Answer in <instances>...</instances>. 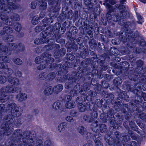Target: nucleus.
<instances>
[{
	"label": "nucleus",
	"mask_w": 146,
	"mask_h": 146,
	"mask_svg": "<svg viewBox=\"0 0 146 146\" xmlns=\"http://www.w3.org/2000/svg\"><path fill=\"white\" fill-rule=\"evenodd\" d=\"M89 63V60H84L82 61L81 65L83 67H86L88 66V65Z\"/></svg>",
	"instance_id": "nucleus-63"
},
{
	"label": "nucleus",
	"mask_w": 146,
	"mask_h": 146,
	"mask_svg": "<svg viewBox=\"0 0 146 146\" xmlns=\"http://www.w3.org/2000/svg\"><path fill=\"white\" fill-rule=\"evenodd\" d=\"M98 116V113L97 111H94L93 110L90 115L87 114H84L83 117V119L85 121L88 123H90L93 121H95Z\"/></svg>",
	"instance_id": "nucleus-12"
},
{
	"label": "nucleus",
	"mask_w": 146,
	"mask_h": 146,
	"mask_svg": "<svg viewBox=\"0 0 146 146\" xmlns=\"http://www.w3.org/2000/svg\"><path fill=\"white\" fill-rule=\"evenodd\" d=\"M96 136L95 134L90 132H88L86 135V137L87 139H93L96 138Z\"/></svg>",
	"instance_id": "nucleus-44"
},
{
	"label": "nucleus",
	"mask_w": 146,
	"mask_h": 146,
	"mask_svg": "<svg viewBox=\"0 0 146 146\" xmlns=\"http://www.w3.org/2000/svg\"><path fill=\"white\" fill-rule=\"evenodd\" d=\"M22 133V131L19 129L15 131L12 136L13 141L14 142H18L21 140L23 136L22 141L18 144V146H34L36 134L31 133L29 131L24 132L23 135Z\"/></svg>",
	"instance_id": "nucleus-1"
},
{
	"label": "nucleus",
	"mask_w": 146,
	"mask_h": 146,
	"mask_svg": "<svg viewBox=\"0 0 146 146\" xmlns=\"http://www.w3.org/2000/svg\"><path fill=\"white\" fill-rule=\"evenodd\" d=\"M137 88L138 89V88H135H135H131V87H130L129 88V91L131 92H132L133 93L136 94V96H138V93H139V91L138 90Z\"/></svg>",
	"instance_id": "nucleus-50"
},
{
	"label": "nucleus",
	"mask_w": 146,
	"mask_h": 146,
	"mask_svg": "<svg viewBox=\"0 0 146 146\" xmlns=\"http://www.w3.org/2000/svg\"><path fill=\"white\" fill-rule=\"evenodd\" d=\"M81 96L78 97L76 98V101L78 104H83V102L86 100V95L85 94H81Z\"/></svg>",
	"instance_id": "nucleus-24"
},
{
	"label": "nucleus",
	"mask_w": 146,
	"mask_h": 146,
	"mask_svg": "<svg viewBox=\"0 0 146 146\" xmlns=\"http://www.w3.org/2000/svg\"><path fill=\"white\" fill-rule=\"evenodd\" d=\"M53 88V91L54 90V92L57 94L62 90L63 88V86L62 84H59L54 86V88Z\"/></svg>",
	"instance_id": "nucleus-33"
},
{
	"label": "nucleus",
	"mask_w": 146,
	"mask_h": 146,
	"mask_svg": "<svg viewBox=\"0 0 146 146\" xmlns=\"http://www.w3.org/2000/svg\"><path fill=\"white\" fill-rule=\"evenodd\" d=\"M47 25L46 24L43 25L42 27L37 26L35 29V30L37 32H39L42 30H45Z\"/></svg>",
	"instance_id": "nucleus-46"
},
{
	"label": "nucleus",
	"mask_w": 146,
	"mask_h": 146,
	"mask_svg": "<svg viewBox=\"0 0 146 146\" xmlns=\"http://www.w3.org/2000/svg\"><path fill=\"white\" fill-rule=\"evenodd\" d=\"M7 109H5V105L4 104H0V113L2 114L3 113L6 112Z\"/></svg>",
	"instance_id": "nucleus-51"
},
{
	"label": "nucleus",
	"mask_w": 146,
	"mask_h": 146,
	"mask_svg": "<svg viewBox=\"0 0 146 146\" xmlns=\"http://www.w3.org/2000/svg\"><path fill=\"white\" fill-rule=\"evenodd\" d=\"M11 0H0V6L1 12L9 13L12 9H15L17 6L14 3L10 1Z\"/></svg>",
	"instance_id": "nucleus-6"
},
{
	"label": "nucleus",
	"mask_w": 146,
	"mask_h": 146,
	"mask_svg": "<svg viewBox=\"0 0 146 146\" xmlns=\"http://www.w3.org/2000/svg\"><path fill=\"white\" fill-rule=\"evenodd\" d=\"M86 105L87 106V110H91L92 109L94 110V111H96L95 110V108H94V104L92 102H88L86 104Z\"/></svg>",
	"instance_id": "nucleus-42"
},
{
	"label": "nucleus",
	"mask_w": 146,
	"mask_h": 146,
	"mask_svg": "<svg viewBox=\"0 0 146 146\" xmlns=\"http://www.w3.org/2000/svg\"><path fill=\"white\" fill-rule=\"evenodd\" d=\"M39 21V19L38 17H35L33 18L31 22L34 25H36L37 24Z\"/></svg>",
	"instance_id": "nucleus-60"
},
{
	"label": "nucleus",
	"mask_w": 146,
	"mask_h": 146,
	"mask_svg": "<svg viewBox=\"0 0 146 146\" xmlns=\"http://www.w3.org/2000/svg\"><path fill=\"white\" fill-rule=\"evenodd\" d=\"M117 110L118 111H121L122 112L126 113L129 112L128 105L126 104H122L119 105L118 108Z\"/></svg>",
	"instance_id": "nucleus-21"
},
{
	"label": "nucleus",
	"mask_w": 146,
	"mask_h": 146,
	"mask_svg": "<svg viewBox=\"0 0 146 146\" xmlns=\"http://www.w3.org/2000/svg\"><path fill=\"white\" fill-rule=\"evenodd\" d=\"M16 91L15 87L13 85H8L5 87H3L0 89V92H3L5 93H13Z\"/></svg>",
	"instance_id": "nucleus-13"
},
{
	"label": "nucleus",
	"mask_w": 146,
	"mask_h": 146,
	"mask_svg": "<svg viewBox=\"0 0 146 146\" xmlns=\"http://www.w3.org/2000/svg\"><path fill=\"white\" fill-rule=\"evenodd\" d=\"M14 124V126H15L16 127L19 126L21 124V121L20 119H14V121L13 123Z\"/></svg>",
	"instance_id": "nucleus-54"
},
{
	"label": "nucleus",
	"mask_w": 146,
	"mask_h": 146,
	"mask_svg": "<svg viewBox=\"0 0 146 146\" xmlns=\"http://www.w3.org/2000/svg\"><path fill=\"white\" fill-rule=\"evenodd\" d=\"M8 110H9L12 115L14 116H20L22 114L23 109L20 106H17L14 103H11L9 104L7 106Z\"/></svg>",
	"instance_id": "nucleus-7"
},
{
	"label": "nucleus",
	"mask_w": 146,
	"mask_h": 146,
	"mask_svg": "<svg viewBox=\"0 0 146 146\" xmlns=\"http://www.w3.org/2000/svg\"><path fill=\"white\" fill-rule=\"evenodd\" d=\"M142 101V96H136L134 98L132 99L131 102L137 104L141 103Z\"/></svg>",
	"instance_id": "nucleus-26"
},
{
	"label": "nucleus",
	"mask_w": 146,
	"mask_h": 146,
	"mask_svg": "<svg viewBox=\"0 0 146 146\" xmlns=\"http://www.w3.org/2000/svg\"><path fill=\"white\" fill-rule=\"evenodd\" d=\"M135 104H133V103H129L128 106L129 111H130L131 112L137 110V108Z\"/></svg>",
	"instance_id": "nucleus-37"
},
{
	"label": "nucleus",
	"mask_w": 146,
	"mask_h": 146,
	"mask_svg": "<svg viewBox=\"0 0 146 146\" xmlns=\"http://www.w3.org/2000/svg\"><path fill=\"white\" fill-rule=\"evenodd\" d=\"M15 30L17 31H20L21 29V24L19 23H17L14 26Z\"/></svg>",
	"instance_id": "nucleus-56"
},
{
	"label": "nucleus",
	"mask_w": 146,
	"mask_h": 146,
	"mask_svg": "<svg viewBox=\"0 0 146 146\" xmlns=\"http://www.w3.org/2000/svg\"><path fill=\"white\" fill-rule=\"evenodd\" d=\"M27 95L25 93H20L16 96V98L20 102L25 100L27 98Z\"/></svg>",
	"instance_id": "nucleus-25"
},
{
	"label": "nucleus",
	"mask_w": 146,
	"mask_h": 146,
	"mask_svg": "<svg viewBox=\"0 0 146 146\" xmlns=\"http://www.w3.org/2000/svg\"><path fill=\"white\" fill-rule=\"evenodd\" d=\"M77 86V85H75L74 88L70 92V95L72 96H76L78 93V89Z\"/></svg>",
	"instance_id": "nucleus-43"
},
{
	"label": "nucleus",
	"mask_w": 146,
	"mask_h": 146,
	"mask_svg": "<svg viewBox=\"0 0 146 146\" xmlns=\"http://www.w3.org/2000/svg\"><path fill=\"white\" fill-rule=\"evenodd\" d=\"M3 51H4V50H3L2 48H1L0 49V57H2V60L4 62H9L10 60L8 59L7 56H3L5 55L2 54Z\"/></svg>",
	"instance_id": "nucleus-40"
},
{
	"label": "nucleus",
	"mask_w": 146,
	"mask_h": 146,
	"mask_svg": "<svg viewBox=\"0 0 146 146\" xmlns=\"http://www.w3.org/2000/svg\"><path fill=\"white\" fill-rule=\"evenodd\" d=\"M0 17L3 22L6 24L9 21V17L5 14H0Z\"/></svg>",
	"instance_id": "nucleus-30"
},
{
	"label": "nucleus",
	"mask_w": 146,
	"mask_h": 146,
	"mask_svg": "<svg viewBox=\"0 0 146 146\" xmlns=\"http://www.w3.org/2000/svg\"><path fill=\"white\" fill-rule=\"evenodd\" d=\"M15 117L12 115L11 113L4 117L3 119V123L1 125V130L0 131L1 134L9 135L13 131V123Z\"/></svg>",
	"instance_id": "nucleus-4"
},
{
	"label": "nucleus",
	"mask_w": 146,
	"mask_h": 146,
	"mask_svg": "<svg viewBox=\"0 0 146 146\" xmlns=\"http://www.w3.org/2000/svg\"><path fill=\"white\" fill-rule=\"evenodd\" d=\"M65 49L63 48L60 49L58 52L56 51L54 53V55L56 57L59 56H62L65 54Z\"/></svg>",
	"instance_id": "nucleus-29"
},
{
	"label": "nucleus",
	"mask_w": 146,
	"mask_h": 146,
	"mask_svg": "<svg viewBox=\"0 0 146 146\" xmlns=\"http://www.w3.org/2000/svg\"><path fill=\"white\" fill-rule=\"evenodd\" d=\"M63 104L62 102L60 101H57L54 102L52 106V108L54 110H58L60 109L61 111H63L64 108H62Z\"/></svg>",
	"instance_id": "nucleus-19"
},
{
	"label": "nucleus",
	"mask_w": 146,
	"mask_h": 146,
	"mask_svg": "<svg viewBox=\"0 0 146 146\" xmlns=\"http://www.w3.org/2000/svg\"><path fill=\"white\" fill-rule=\"evenodd\" d=\"M105 2L107 3L106 7V8L109 9V12H116L117 11V9L113 7L110 3L111 5H114L116 3V2L114 0H106Z\"/></svg>",
	"instance_id": "nucleus-15"
},
{
	"label": "nucleus",
	"mask_w": 146,
	"mask_h": 146,
	"mask_svg": "<svg viewBox=\"0 0 146 146\" xmlns=\"http://www.w3.org/2000/svg\"><path fill=\"white\" fill-rule=\"evenodd\" d=\"M47 74H40L39 77L40 80H44L46 79Z\"/></svg>",
	"instance_id": "nucleus-64"
},
{
	"label": "nucleus",
	"mask_w": 146,
	"mask_h": 146,
	"mask_svg": "<svg viewBox=\"0 0 146 146\" xmlns=\"http://www.w3.org/2000/svg\"><path fill=\"white\" fill-rule=\"evenodd\" d=\"M75 106V103L72 101H70L66 102L65 104L66 107L67 108H74Z\"/></svg>",
	"instance_id": "nucleus-41"
},
{
	"label": "nucleus",
	"mask_w": 146,
	"mask_h": 146,
	"mask_svg": "<svg viewBox=\"0 0 146 146\" xmlns=\"http://www.w3.org/2000/svg\"><path fill=\"white\" fill-rule=\"evenodd\" d=\"M106 103V102L104 99H102L101 100L98 99L96 100L95 104L98 107H101L103 105L105 104Z\"/></svg>",
	"instance_id": "nucleus-36"
},
{
	"label": "nucleus",
	"mask_w": 146,
	"mask_h": 146,
	"mask_svg": "<svg viewBox=\"0 0 146 146\" xmlns=\"http://www.w3.org/2000/svg\"><path fill=\"white\" fill-rule=\"evenodd\" d=\"M138 117L142 119L143 120L146 119V114L144 113L141 112L139 114H138Z\"/></svg>",
	"instance_id": "nucleus-55"
},
{
	"label": "nucleus",
	"mask_w": 146,
	"mask_h": 146,
	"mask_svg": "<svg viewBox=\"0 0 146 146\" xmlns=\"http://www.w3.org/2000/svg\"><path fill=\"white\" fill-rule=\"evenodd\" d=\"M122 82V79L119 77H116L113 80V83L114 85L117 88Z\"/></svg>",
	"instance_id": "nucleus-28"
},
{
	"label": "nucleus",
	"mask_w": 146,
	"mask_h": 146,
	"mask_svg": "<svg viewBox=\"0 0 146 146\" xmlns=\"http://www.w3.org/2000/svg\"><path fill=\"white\" fill-rule=\"evenodd\" d=\"M13 61L16 64L18 65L21 64L22 63V61L18 58H14L13 59Z\"/></svg>",
	"instance_id": "nucleus-59"
},
{
	"label": "nucleus",
	"mask_w": 146,
	"mask_h": 146,
	"mask_svg": "<svg viewBox=\"0 0 146 146\" xmlns=\"http://www.w3.org/2000/svg\"><path fill=\"white\" fill-rule=\"evenodd\" d=\"M11 19L14 21H19L20 20L19 16L16 13H13L11 16Z\"/></svg>",
	"instance_id": "nucleus-49"
},
{
	"label": "nucleus",
	"mask_w": 146,
	"mask_h": 146,
	"mask_svg": "<svg viewBox=\"0 0 146 146\" xmlns=\"http://www.w3.org/2000/svg\"><path fill=\"white\" fill-rule=\"evenodd\" d=\"M117 91L119 93L118 96L121 99H123L126 101H128L129 96H127L126 92L125 91H121V89L117 88Z\"/></svg>",
	"instance_id": "nucleus-18"
},
{
	"label": "nucleus",
	"mask_w": 146,
	"mask_h": 146,
	"mask_svg": "<svg viewBox=\"0 0 146 146\" xmlns=\"http://www.w3.org/2000/svg\"><path fill=\"white\" fill-rule=\"evenodd\" d=\"M115 6L116 8H118L120 9H122V10L121 11H120V15L118 16H114L113 17H116V19H114L113 18V20L115 22L117 21H119L121 19H124L126 16L127 13H128V12L127 11V10L125 9V6L122 5H121L116 4Z\"/></svg>",
	"instance_id": "nucleus-11"
},
{
	"label": "nucleus",
	"mask_w": 146,
	"mask_h": 146,
	"mask_svg": "<svg viewBox=\"0 0 146 146\" xmlns=\"http://www.w3.org/2000/svg\"><path fill=\"white\" fill-rule=\"evenodd\" d=\"M17 44L15 43H9L7 46V47L5 46L3 47L2 49L4 51L2 52L3 55H6L8 53L9 50H14L17 48Z\"/></svg>",
	"instance_id": "nucleus-14"
},
{
	"label": "nucleus",
	"mask_w": 146,
	"mask_h": 146,
	"mask_svg": "<svg viewBox=\"0 0 146 146\" xmlns=\"http://www.w3.org/2000/svg\"><path fill=\"white\" fill-rule=\"evenodd\" d=\"M101 86L102 88H107L109 86L108 82L105 80L102 81V85Z\"/></svg>",
	"instance_id": "nucleus-58"
},
{
	"label": "nucleus",
	"mask_w": 146,
	"mask_h": 146,
	"mask_svg": "<svg viewBox=\"0 0 146 146\" xmlns=\"http://www.w3.org/2000/svg\"><path fill=\"white\" fill-rule=\"evenodd\" d=\"M111 12H109V11H108V12L107 13V19L108 20H110L111 19L113 21H114L113 20V18L114 19H116V17H113L114 16H118V15H113L112 16H111L110 13H111Z\"/></svg>",
	"instance_id": "nucleus-52"
},
{
	"label": "nucleus",
	"mask_w": 146,
	"mask_h": 146,
	"mask_svg": "<svg viewBox=\"0 0 146 146\" xmlns=\"http://www.w3.org/2000/svg\"><path fill=\"white\" fill-rule=\"evenodd\" d=\"M66 123L65 122H63L60 124L58 126V130L60 132L63 131L65 129L66 127Z\"/></svg>",
	"instance_id": "nucleus-47"
},
{
	"label": "nucleus",
	"mask_w": 146,
	"mask_h": 146,
	"mask_svg": "<svg viewBox=\"0 0 146 146\" xmlns=\"http://www.w3.org/2000/svg\"><path fill=\"white\" fill-rule=\"evenodd\" d=\"M91 127L92 130L94 132L100 130L101 132L103 133H104L107 129V126L105 124H100V122H98L97 120L92 123Z\"/></svg>",
	"instance_id": "nucleus-10"
},
{
	"label": "nucleus",
	"mask_w": 146,
	"mask_h": 146,
	"mask_svg": "<svg viewBox=\"0 0 146 146\" xmlns=\"http://www.w3.org/2000/svg\"><path fill=\"white\" fill-rule=\"evenodd\" d=\"M129 74L128 78L130 80L137 82L135 84V88L142 90L144 84H146V76L144 75V74Z\"/></svg>",
	"instance_id": "nucleus-5"
},
{
	"label": "nucleus",
	"mask_w": 146,
	"mask_h": 146,
	"mask_svg": "<svg viewBox=\"0 0 146 146\" xmlns=\"http://www.w3.org/2000/svg\"><path fill=\"white\" fill-rule=\"evenodd\" d=\"M11 74L8 76V81L11 84L18 86L19 84V80L16 78L15 75Z\"/></svg>",
	"instance_id": "nucleus-16"
},
{
	"label": "nucleus",
	"mask_w": 146,
	"mask_h": 146,
	"mask_svg": "<svg viewBox=\"0 0 146 146\" xmlns=\"http://www.w3.org/2000/svg\"><path fill=\"white\" fill-rule=\"evenodd\" d=\"M77 130L79 133L82 135L85 134L87 131L86 128L82 126H79Z\"/></svg>",
	"instance_id": "nucleus-35"
},
{
	"label": "nucleus",
	"mask_w": 146,
	"mask_h": 146,
	"mask_svg": "<svg viewBox=\"0 0 146 146\" xmlns=\"http://www.w3.org/2000/svg\"><path fill=\"white\" fill-rule=\"evenodd\" d=\"M9 98V96L6 95L4 92H0V102H5Z\"/></svg>",
	"instance_id": "nucleus-23"
},
{
	"label": "nucleus",
	"mask_w": 146,
	"mask_h": 146,
	"mask_svg": "<svg viewBox=\"0 0 146 146\" xmlns=\"http://www.w3.org/2000/svg\"><path fill=\"white\" fill-rule=\"evenodd\" d=\"M53 90L52 86H49L46 88L44 91V94L47 96L51 95L53 92Z\"/></svg>",
	"instance_id": "nucleus-27"
},
{
	"label": "nucleus",
	"mask_w": 146,
	"mask_h": 146,
	"mask_svg": "<svg viewBox=\"0 0 146 146\" xmlns=\"http://www.w3.org/2000/svg\"><path fill=\"white\" fill-rule=\"evenodd\" d=\"M106 142L110 146H115V145L118 146L120 144L118 143V141L116 140L113 137H111L108 139H105Z\"/></svg>",
	"instance_id": "nucleus-20"
},
{
	"label": "nucleus",
	"mask_w": 146,
	"mask_h": 146,
	"mask_svg": "<svg viewBox=\"0 0 146 146\" xmlns=\"http://www.w3.org/2000/svg\"><path fill=\"white\" fill-rule=\"evenodd\" d=\"M102 94L106 98H108L110 99L113 100L114 98V95L111 93H108L104 91L102 92Z\"/></svg>",
	"instance_id": "nucleus-31"
},
{
	"label": "nucleus",
	"mask_w": 146,
	"mask_h": 146,
	"mask_svg": "<svg viewBox=\"0 0 146 146\" xmlns=\"http://www.w3.org/2000/svg\"><path fill=\"white\" fill-rule=\"evenodd\" d=\"M51 56L48 53L45 52L41 54V56L36 57L35 60V62L39 64L42 62L43 61V59L45 58L44 61L46 63H50L54 61V59L51 58Z\"/></svg>",
	"instance_id": "nucleus-9"
},
{
	"label": "nucleus",
	"mask_w": 146,
	"mask_h": 146,
	"mask_svg": "<svg viewBox=\"0 0 146 146\" xmlns=\"http://www.w3.org/2000/svg\"><path fill=\"white\" fill-rule=\"evenodd\" d=\"M121 139H122V143H124V142L125 143L127 142L130 139V138L129 136L127 135L125 136H123Z\"/></svg>",
	"instance_id": "nucleus-57"
},
{
	"label": "nucleus",
	"mask_w": 146,
	"mask_h": 146,
	"mask_svg": "<svg viewBox=\"0 0 146 146\" xmlns=\"http://www.w3.org/2000/svg\"><path fill=\"white\" fill-rule=\"evenodd\" d=\"M2 31L3 32H4V34L5 33L7 34H10L13 32V30L10 27L6 26L3 27Z\"/></svg>",
	"instance_id": "nucleus-38"
},
{
	"label": "nucleus",
	"mask_w": 146,
	"mask_h": 146,
	"mask_svg": "<svg viewBox=\"0 0 146 146\" xmlns=\"http://www.w3.org/2000/svg\"><path fill=\"white\" fill-rule=\"evenodd\" d=\"M88 95L86 96V99L88 101H91L93 100L94 97L96 96V94L94 92L90 90L88 92Z\"/></svg>",
	"instance_id": "nucleus-22"
},
{
	"label": "nucleus",
	"mask_w": 146,
	"mask_h": 146,
	"mask_svg": "<svg viewBox=\"0 0 146 146\" xmlns=\"http://www.w3.org/2000/svg\"><path fill=\"white\" fill-rule=\"evenodd\" d=\"M81 74H68L67 75H61V74H58L56 78L57 81L61 82H65L66 80L68 82H66L65 85L66 88L68 89L72 87L73 85L76 83L77 81L81 78L82 75Z\"/></svg>",
	"instance_id": "nucleus-3"
},
{
	"label": "nucleus",
	"mask_w": 146,
	"mask_h": 146,
	"mask_svg": "<svg viewBox=\"0 0 146 146\" xmlns=\"http://www.w3.org/2000/svg\"><path fill=\"white\" fill-rule=\"evenodd\" d=\"M129 123L130 127L132 130H137V127L134 121H129Z\"/></svg>",
	"instance_id": "nucleus-48"
},
{
	"label": "nucleus",
	"mask_w": 146,
	"mask_h": 146,
	"mask_svg": "<svg viewBox=\"0 0 146 146\" xmlns=\"http://www.w3.org/2000/svg\"><path fill=\"white\" fill-rule=\"evenodd\" d=\"M25 119L27 120L28 121H31L32 119L33 116L32 115H31L29 114H27L25 115Z\"/></svg>",
	"instance_id": "nucleus-62"
},
{
	"label": "nucleus",
	"mask_w": 146,
	"mask_h": 146,
	"mask_svg": "<svg viewBox=\"0 0 146 146\" xmlns=\"http://www.w3.org/2000/svg\"><path fill=\"white\" fill-rule=\"evenodd\" d=\"M56 74H47L46 79L47 80H52L56 76Z\"/></svg>",
	"instance_id": "nucleus-53"
},
{
	"label": "nucleus",
	"mask_w": 146,
	"mask_h": 146,
	"mask_svg": "<svg viewBox=\"0 0 146 146\" xmlns=\"http://www.w3.org/2000/svg\"><path fill=\"white\" fill-rule=\"evenodd\" d=\"M38 4L40 5L39 8L40 10L43 11L46 9L47 3L46 1H43L39 2Z\"/></svg>",
	"instance_id": "nucleus-34"
},
{
	"label": "nucleus",
	"mask_w": 146,
	"mask_h": 146,
	"mask_svg": "<svg viewBox=\"0 0 146 146\" xmlns=\"http://www.w3.org/2000/svg\"><path fill=\"white\" fill-rule=\"evenodd\" d=\"M7 80V78L3 76H0V83L3 84L5 83Z\"/></svg>",
	"instance_id": "nucleus-61"
},
{
	"label": "nucleus",
	"mask_w": 146,
	"mask_h": 146,
	"mask_svg": "<svg viewBox=\"0 0 146 146\" xmlns=\"http://www.w3.org/2000/svg\"><path fill=\"white\" fill-rule=\"evenodd\" d=\"M114 138L116 140L118 141V143L120 144V140L121 138V133L118 131H116L114 133Z\"/></svg>",
	"instance_id": "nucleus-45"
},
{
	"label": "nucleus",
	"mask_w": 146,
	"mask_h": 146,
	"mask_svg": "<svg viewBox=\"0 0 146 146\" xmlns=\"http://www.w3.org/2000/svg\"><path fill=\"white\" fill-rule=\"evenodd\" d=\"M101 138L100 135H98L94 140L96 146H103V144L100 140Z\"/></svg>",
	"instance_id": "nucleus-39"
},
{
	"label": "nucleus",
	"mask_w": 146,
	"mask_h": 146,
	"mask_svg": "<svg viewBox=\"0 0 146 146\" xmlns=\"http://www.w3.org/2000/svg\"><path fill=\"white\" fill-rule=\"evenodd\" d=\"M78 110L80 111L83 112L87 110V106L86 104H80L78 105Z\"/></svg>",
	"instance_id": "nucleus-32"
},
{
	"label": "nucleus",
	"mask_w": 146,
	"mask_h": 146,
	"mask_svg": "<svg viewBox=\"0 0 146 146\" xmlns=\"http://www.w3.org/2000/svg\"><path fill=\"white\" fill-rule=\"evenodd\" d=\"M61 24L58 23H56L54 26H49L46 28V30L41 32L40 34L41 37L46 38L49 40V38L48 36L49 34H52V31L55 30L59 29L61 27Z\"/></svg>",
	"instance_id": "nucleus-8"
},
{
	"label": "nucleus",
	"mask_w": 146,
	"mask_h": 146,
	"mask_svg": "<svg viewBox=\"0 0 146 146\" xmlns=\"http://www.w3.org/2000/svg\"><path fill=\"white\" fill-rule=\"evenodd\" d=\"M90 87V84L88 83L84 84L83 86H81L80 87V85H79V92L81 94H85L86 92L85 91L89 90Z\"/></svg>",
	"instance_id": "nucleus-17"
},
{
	"label": "nucleus",
	"mask_w": 146,
	"mask_h": 146,
	"mask_svg": "<svg viewBox=\"0 0 146 146\" xmlns=\"http://www.w3.org/2000/svg\"><path fill=\"white\" fill-rule=\"evenodd\" d=\"M106 108H108L105 111L106 113H102L100 116V119L104 122L107 121H110L112 127L114 128L117 127L121 124L123 119V116L120 113L114 114L113 110L107 106Z\"/></svg>",
	"instance_id": "nucleus-2"
}]
</instances>
